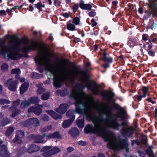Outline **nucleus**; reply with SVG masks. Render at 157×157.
I'll use <instances>...</instances> for the list:
<instances>
[{"instance_id":"obj_43","label":"nucleus","mask_w":157,"mask_h":157,"mask_svg":"<svg viewBox=\"0 0 157 157\" xmlns=\"http://www.w3.org/2000/svg\"><path fill=\"white\" fill-rule=\"evenodd\" d=\"M6 15V13L5 11L4 10H0V15Z\"/></svg>"},{"instance_id":"obj_57","label":"nucleus","mask_w":157,"mask_h":157,"mask_svg":"<svg viewBox=\"0 0 157 157\" xmlns=\"http://www.w3.org/2000/svg\"><path fill=\"white\" fill-rule=\"evenodd\" d=\"M63 16L67 18H68L69 17V15L67 13H65L63 14Z\"/></svg>"},{"instance_id":"obj_30","label":"nucleus","mask_w":157,"mask_h":157,"mask_svg":"<svg viewBox=\"0 0 157 157\" xmlns=\"http://www.w3.org/2000/svg\"><path fill=\"white\" fill-rule=\"evenodd\" d=\"M143 95H142L143 97H145L147 94L148 89L147 87L144 86L142 88Z\"/></svg>"},{"instance_id":"obj_38","label":"nucleus","mask_w":157,"mask_h":157,"mask_svg":"<svg viewBox=\"0 0 157 157\" xmlns=\"http://www.w3.org/2000/svg\"><path fill=\"white\" fill-rule=\"evenodd\" d=\"M147 51L149 55L151 56H154L155 55V52L153 51L152 50H148Z\"/></svg>"},{"instance_id":"obj_16","label":"nucleus","mask_w":157,"mask_h":157,"mask_svg":"<svg viewBox=\"0 0 157 157\" xmlns=\"http://www.w3.org/2000/svg\"><path fill=\"white\" fill-rule=\"evenodd\" d=\"M29 86V83L27 82H25L22 84L20 87V92L21 94H23L26 91Z\"/></svg>"},{"instance_id":"obj_56","label":"nucleus","mask_w":157,"mask_h":157,"mask_svg":"<svg viewBox=\"0 0 157 157\" xmlns=\"http://www.w3.org/2000/svg\"><path fill=\"white\" fill-rule=\"evenodd\" d=\"M98 157H105V156L103 154H99L98 155Z\"/></svg>"},{"instance_id":"obj_14","label":"nucleus","mask_w":157,"mask_h":157,"mask_svg":"<svg viewBox=\"0 0 157 157\" xmlns=\"http://www.w3.org/2000/svg\"><path fill=\"white\" fill-rule=\"evenodd\" d=\"M26 122L27 124L25 125V126H27L28 124L29 125L30 124H32L36 126H37L39 125V121L36 118L30 119L28 120Z\"/></svg>"},{"instance_id":"obj_20","label":"nucleus","mask_w":157,"mask_h":157,"mask_svg":"<svg viewBox=\"0 0 157 157\" xmlns=\"http://www.w3.org/2000/svg\"><path fill=\"white\" fill-rule=\"evenodd\" d=\"M80 7L84 10H90L92 8V6L89 4H85L83 3L82 2L80 4Z\"/></svg>"},{"instance_id":"obj_63","label":"nucleus","mask_w":157,"mask_h":157,"mask_svg":"<svg viewBox=\"0 0 157 157\" xmlns=\"http://www.w3.org/2000/svg\"><path fill=\"white\" fill-rule=\"evenodd\" d=\"M49 39L51 41H52L53 40V37L51 36H50L49 37Z\"/></svg>"},{"instance_id":"obj_17","label":"nucleus","mask_w":157,"mask_h":157,"mask_svg":"<svg viewBox=\"0 0 157 157\" xmlns=\"http://www.w3.org/2000/svg\"><path fill=\"white\" fill-rule=\"evenodd\" d=\"M74 120V117L72 119H69L68 120H64L62 124L63 127L64 128H66L69 127L72 124Z\"/></svg>"},{"instance_id":"obj_33","label":"nucleus","mask_w":157,"mask_h":157,"mask_svg":"<svg viewBox=\"0 0 157 157\" xmlns=\"http://www.w3.org/2000/svg\"><path fill=\"white\" fill-rule=\"evenodd\" d=\"M146 153L148 155L151 156V157H155L154 154H153L152 151L151 150H147L146 151Z\"/></svg>"},{"instance_id":"obj_49","label":"nucleus","mask_w":157,"mask_h":157,"mask_svg":"<svg viewBox=\"0 0 157 157\" xmlns=\"http://www.w3.org/2000/svg\"><path fill=\"white\" fill-rule=\"evenodd\" d=\"M148 100L149 102H151L152 104H154L155 103V102L154 101L152 100L150 98H148Z\"/></svg>"},{"instance_id":"obj_40","label":"nucleus","mask_w":157,"mask_h":157,"mask_svg":"<svg viewBox=\"0 0 157 157\" xmlns=\"http://www.w3.org/2000/svg\"><path fill=\"white\" fill-rule=\"evenodd\" d=\"M36 8L38 9H40L42 7V5L40 3H38L37 4H35Z\"/></svg>"},{"instance_id":"obj_13","label":"nucleus","mask_w":157,"mask_h":157,"mask_svg":"<svg viewBox=\"0 0 157 157\" xmlns=\"http://www.w3.org/2000/svg\"><path fill=\"white\" fill-rule=\"evenodd\" d=\"M24 135V133L22 131L19 130L17 131L14 142L20 144L21 142V139L23 137Z\"/></svg>"},{"instance_id":"obj_1","label":"nucleus","mask_w":157,"mask_h":157,"mask_svg":"<svg viewBox=\"0 0 157 157\" xmlns=\"http://www.w3.org/2000/svg\"><path fill=\"white\" fill-rule=\"evenodd\" d=\"M75 100L76 109L74 112L85 116L86 119L92 121L94 126L87 125L84 131L86 133H94L101 136L106 141L108 142V147L114 150L125 149L128 152V144L126 140L117 141L115 136L109 132L108 128L119 130L124 135L129 136L133 133L134 128L127 126L125 121L119 123L113 118L111 111V107L108 103L99 105L95 103L93 97L86 94L79 89L74 88L70 97Z\"/></svg>"},{"instance_id":"obj_36","label":"nucleus","mask_w":157,"mask_h":157,"mask_svg":"<svg viewBox=\"0 0 157 157\" xmlns=\"http://www.w3.org/2000/svg\"><path fill=\"white\" fill-rule=\"evenodd\" d=\"M78 8V4H75L72 7L73 12L75 13Z\"/></svg>"},{"instance_id":"obj_15","label":"nucleus","mask_w":157,"mask_h":157,"mask_svg":"<svg viewBox=\"0 0 157 157\" xmlns=\"http://www.w3.org/2000/svg\"><path fill=\"white\" fill-rule=\"evenodd\" d=\"M46 112L55 119H60L62 116L61 115L58 114L54 111L52 110H48Z\"/></svg>"},{"instance_id":"obj_22","label":"nucleus","mask_w":157,"mask_h":157,"mask_svg":"<svg viewBox=\"0 0 157 157\" xmlns=\"http://www.w3.org/2000/svg\"><path fill=\"white\" fill-rule=\"evenodd\" d=\"M79 118L77 120L76 124L78 127L80 128H82L84 127V119L83 118L80 119Z\"/></svg>"},{"instance_id":"obj_41","label":"nucleus","mask_w":157,"mask_h":157,"mask_svg":"<svg viewBox=\"0 0 157 157\" xmlns=\"http://www.w3.org/2000/svg\"><path fill=\"white\" fill-rule=\"evenodd\" d=\"M78 144L82 146H84L86 145V143L82 141H80L78 142Z\"/></svg>"},{"instance_id":"obj_44","label":"nucleus","mask_w":157,"mask_h":157,"mask_svg":"<svg viewBox=\"0 0 157 157\" xmlns=\"http://www.w3.org/2000/svg\"><path fill=\"white\" fill-rule=\"evenodd\" d=\"M91 22L92 23V27H94L95 25H96L97 23L93 19H92L91 20Z\"/></svg>"},{"instance_id":"obj_62","label":"nucleus","mask_w":157,"mask_h":157,"mask_svg":"<svg viewBox=\"0 0 157 157\" xmlns=\"http://www.w3.org/2000/svg\"><path fill=\"white\" fill-rule=\"evenodd\" d=\"M71 2V0H66V2L67 4H69Z\"/></svg>"},{"instance_id":"obj_35","label":"nucleus","mask_w":157,"mask_h":157,"mask_svg":"<svg viewBox=\"0 0 157 157\" xmlns=\"http://www.w3.org/2000/svg\"><path fill=\"white\" fill-rule=\"evenodd\" d=\"M12 73L15 74H20L21 73V71L18 69H14L12 70Z\"/></svg>"},{"instance_id":"obj_34","label":"nucleus","mask_w":157,"mask_h":157,"mask_svg":"<svg viewBox=\"0 0 157 157\" xmlns=\"http://www.w3.org/2000/svg\"><path fill=\"white\" fill-rule=\"evenodd\" d=\"M80 22V19L78 17H75L74 18L73 20V22L74 23L75 25H78Z\"/></svg>"},{"instance_id":"obj_46","label":"nucleus","mask_w":157,"mask_h":157,"mask_svg":"<svg viewBox=\"0 0 157 157\" xmlns=\"http://www.w3.org/2000/svg\"><path fill=\"white\" fill-rule=\"evenodd\" d=\"M96 13L94 12L91 11L89 13V15L90 17H93L95 15Z\"/></svg>"},{"instance_id":"obj_9","label":"nucleus","mask_w":157,"mask_h":157,"mask_svg":"<svg viewBox=\"0 0 157 157\" xmlns=\"http://www.w3.org/2000/svg\"><path fill=\"white\" fill-rule=\"evenodd\" d=\"M149 6L151 10V13L153 15L157 16V4L156 3V0H152L150 2Z\"/></svg>"},{"instance_id":"obj_60","label":"nucleus","mask_w":157,"mask_h":157,"mask_svg":"<svg viewBox=\"0 0 157 157\" xmlns=\"http://www.w3.org/2000/svg\"><path fill=\"white\" fill-rule=\"evenodd\" d=\"M90 65V63L89 62L87 63L86 64V67H88Z\"/></svg>"},{"instance_id":"obj_26","label":"nucleus","mask_w":157,"mask_h":157,"mask_svg":"<svg viewBox=\"0 0 157 157\" xmlns=\"http://www.w3.org/2000/svg\"><path fill=\"white\" fill-rule=\"evenodd\" d=\"M10 101L6 99H0V104L4 105L5 104H9Z\"/></svg>"},{"instance_id":"obj_11","label":"nucleus","mask_w":157,"mask_h":157,"mask_svg":"<svg viewBox=\"0 0 157 157\" xmlns=\"http://www.w3.org/2000/svg\"><path fill=\"white\" fill-rule=\"evenodd\" d=\"M42 106L40 105H38L36 108L31 107L28 110L29 113L34 112L37 115H39L41 113Z\"/></svg>"},{"instance_id":"obj_10","label":"nucleus","mask_w":157,"mask_h":157,"mask_svg":"<svg viewBox=\"0 0 157 157\" xmlns=\"http://www.w3.org/2000/svg\"><path fill=\"white\" fill-rule=\"evenodd\" d=\"M69 107L68 104H61L58 108H56L55 110L57 112L63 114L67 110Z\"/></svg>"},{"instance_id":"obj_58","label":"nucleus","mask_w":157,"mask_h":157,"mask_svg":"<svg viewBox=\"0 0 157 157\" xmlns=\"http://www.w3.org/2000/svg\"><path fill=\"white\" fill-rule=\"evenodd\" d=\"M111 157H118V156L116 155V153H114L112 155Z\"/></svg>"},{"instance_id":"obj_55","label":"nucleus","mask_w":157,"mask_h":157,"mask_svg":"<svg viewBox=\"0 0 157 157\" xmlns=\"http://www.w3.org/2000/svg\"><path fill=\"white\" fill-rule=\"evenodd\" d=\"M25 78H22L20 79V81L21 82H23L25 81Z\"/></svg>"},{"instance_id":"obj_23","label":"nucleus","mask_w":157,"mask_h":157,"mask_svg":"<svg viewBox=\"0 0 157 157\" xmlns=\"http://www.w3.org/2000/svg\"><path fill=\"white\" fill-rule=\"evenodd\" d=\"M14 129L13 127H10L8 128L6 133V136H9L11 135L13 132Z\"/></svg>"},{"instance_id":"obj_61","label":"nucleus","mask_w":157,"mask_h":157,"mask_svg":"<svg viewBox=\"0 0 157 157\" xmlns=\"http://www.w3.org/2000/svg\"><path fill=\"white\" fill-rule=\"evenodd\" d=\"M103 66L105 68H106L109 67V65L108 64H105L103 65Z\"/></svg>"},{"instance_id":"obj_27","label":"nucleus","mask_w":157,"mask_h":157,"mask_svg":"<svg viewBox=\"0 0 157 157\" xmlns=\"http://www.w3.org/2000/svg\"><path fill=\"white\" fill-rule=\"evenodd\" d=\"M50 93L47 92L43 94L41 97V99L43 100H46L48 99L50 97Z\"/></svg>"},{"instance_id":"obj_32","label":"nucleus","mask_w":157,"mask_h":157,"mask_svg":"<svg viewBox=\"0 0 157 157\" xmlns=\"http://www.w3.org/2000/svg\"><path fill=\"white\" fill-rule=\"evenodd\" d=\"M66 116L68 117H71V119H72L74 117V119L75 118V116L72 115V111L71 110H69L67 113Z\"/></svg>"},{"instance_id":"obj_47","label":"nucleus","mask_w":157,"mask_h":157,"mask_svg":"<svg viewBox=\"0 0 157 157\" xmlns=\"http://www.w3.org/2000/svg\"><path fill=\"white\" fill-rule=\"evenodd\" d=\"M156 27V24L155 23H154L151 26L152 29H155Z\"/></svg>"},{"instance_id":"obj_25","label":"nucleus","mask_w":157,"mask_h":157,"mask_svg":"<svg viewBox=\"0 0 157 157\" xmlns=\"http://www.w3.org/2000/svg\"><path fill=\"white\" fill-rule=\"evenodd\" d=\"M67 28L69 30L73 31L75 30V25L71 23H68L67 25Z\"/></svg>"},{"instance_id":"obj_28","label":"nucleus","mask_w":157,"mask_h":157,"mask_svg":"<svg viewBox=\"0 0 157 157\" xmlns=\"http://www.w3.org/2000/svg\"><path fill=\"white\" fill-rule=\"evenodd\" d=\"M103 55L105 57L103 60L104 61H107L109 63H111L112 62L113 60L111 58H107L106 57V53L105 52H104L103 53Z\"/></svg>"},{"instance_id":"obj_2","label":"nucleus","mask_w":157,"mask_h":157,"mask_svg":"<svg viewBox=\"0 0 157 157\" xmlns=\"http://www.w3.org/2000/svg\"><path fill=\"white\" fill-rule=\"evenodd\" d=\"M44 60V62L42 63L45 65L47 75H54V84L56 87H60L63 81L67 80L72 81L75 78L79 76L81 80L86 82L85 87L89 89H91L94 94H97L101 93V95L106 100L110 101L112 100L114 96V93L110 91L105 90L101 92L100 90L101 87L89 81V76L85 71L73 69H70L66 73H65L63 71V67L60 64H54L51 63L48 64L49 59L45 58Z\"/></svg>"},{"instance_id":"obj_3","label":"nucleus","mask_w":157,"mask_h":157,"mask_svg":"<svg viewBox=\"0 0 157 157\" xmlns=\"http://www.w3.org/2000/svg\"><path fill=\"white\" fill-rule=\"evenodd\" d=\"M6 42L5 39H0V50L5 58L16 60L22 56L18 53L19 51L25 52L38 48V55L35 58L36 63L39 66H44L45 68V65L42 63L44 62L45 58H47L49 59L48 64H51L50 57L52 56V53L46 47L41 46L37 41L32 42L29 46L26 45L28 42L26 38L17 40L11 38L9 41L8 46L5 45Z\"/></svg>"},{"instance_id":"obj_4","label":"nucleus","mask_w":157,"mask_h":157,"mask_svg":"<svg viewBox=\"0 0 157 157\" xmlns=\"http://www.w3.org/2000/svg\"><path fill=\"white\" fill-rule=\"evenodd\" d=\"M32 137L33 138L36 143H42L44 142V140H43L45 138L46 139L51 138H59L60 137V135L59 133L58 132H56L53 134L49 135L48 136H47L45 134H43V136L37 135L36 136H34V135H31Z\"/></svg>"},{"instance_id":"obj_18","label":"nucleus","mask_w":157,"mask_h":157,"mask_svg":"<svg viewBox=\"0 0 157 157\" xmlns=\"http://www.w3.org/2000/svg\"><path fill=\"white\" fill-rule=\"evenodd\" d=\"M40 147L35 144H32L28 149V152L29 153H32L39 150Z\"/></svg>"},{"instance_id":"obj_29","label":"nucleus","mask_w":157,"mask_h":157,"mask_svg":"<svg viewBox=\"0 0 157 157\" xmlns=\"http://www.w3.org/2000/svg\"><path fill=\"white\" fill-rule=\"evenodd\" d=\"M8 67L7 64L6 63H4L1 66V70L3 72L6 71L8 70Z\"/></svg>"},{"instance_id":"obj_53","label":"nucleus","mask_w":157,"mask_h":157,"mask_svg":"<svg viewBox=\"0 0 157 157\" xmlns=\"http://www.w3.org/2000/svg\"><path fill=\"white\" fill-rule=\"evenodd\" d=\"M33 10V8L32 6L30 5L29 10L31 11H32Z\"/></svg>"},{"instance_id":"obj_12","label":"nucleus","mask_w":157,"mask_h":157,"mask_svg":"<svg viewBox=\"0 0 157 157\" xmlns=\"http://www.w3.org/2000/svg\"><path fill=\"white\" fill-rule=\"evenodd\" d=\"M10 153L7 150L5 145L0 146V155L2 157H9Z\"/></svg>"},{"instance_id":"obj_37","label":"nucleus","mask_w":157,"mask_h":157,"mask_svg":"<svg viewBox=\"0 0 157 157\" xmlns=\"http://www.w3.org/2000/svg\"><path fill=\"white\" fill-rule=\"evenodd\" d=\"M54 4L56 6H59L60 5L61 2L59 1L56 0H54Z\"/></svg>"},{"instance_id":"obj_7","label":"nucleus","mask_w":157,"mask_h":157,"mask_svg":"<svg viewBox=\"0 0 157 157\" xmlns=\"http://www.w3.org/2000/svg\"><path fill=\"white\" fill-rule=\"evenodd\" d=\"M40 101V99L37 97H33L29 98L28 101H25L21 103V107L22 109H24L31 104L38 103Z\"/></svg>"},{"instance_id":"obj_52","label":"nucleus","mask_w":157,"mask_h":157,"mask_svg":"<svg viewBox=\"0 0 157 157\" xmlns=\"http://www.w3.org/2000/svg\"><path fill=\"white\" fill-rule=\"evenodd\" d=\"M154 117H157V108L155 109V114Z\"/></svg>"},{"instance_id":"obj_51","label":"nucleus","mask_w":157,"mask_h":157,"mask_svg":"<svg viewBox=\"0 0 157 157\" xmlns=\"http://www.w3.org/2000/svg\"><path fill=\"white\" fill-rule=\"evenodd\" d=\"M138 11L141 14L142 13H143V9L142 8H140L139 9V10H138Z\"/></svg>"},{"instance_id":"obj_5","label":"nucleus","mask_w":157,"mask_h":157,"mask_svg":"<svg viewBox=\"0 0 157 157\" xmlns=\"http://www.w3.org/2000/svg\"><path fill=\"white\" fill-rule=\"evenodd\" d=\"M43 151L42 154L43 156L44 157H48L52 155L59 152L60 150L56 147H52L51 146L44 147L42 150Z\"/></svg>"},{"instance_id":"obj_39","label":"nucleus","mask_w":157,"mask_h":157,"mask_svg":"<svg viewBox=\"0 0 157 157\" xmlns=\"http://www.w3.org/2000/svg\"><path fill=\"white\" fill-rule=\"evenodd\" d=\"M44 90V89L42 88H40L37 90V93L38 94H40L42 93Z\"/></svg>"},{"instance_id":"obj_21","label":"nucleus","mask_w":157,"mask_h":157,"mask_svg":"<svg viewBox=\"0 0 157 157\" xmlns=\"http://www.w3.org/2000/svg\"><path fill=\"white\" fill-rule=\"evenodd\" d=\"M126 113L125 111L123 109H121L119 112L116 114V117H117L121 118H125L126 117Z\"/></svg>"},{"instance_id":"obj_54","label":"nucleus","mask_w":157,"mask_h":157,"mask_svg":"<svg viewBox=\"0 0 157 157\" xmlns=\"http://www.w3.org/2000/svg\"><path fill=\"white\" fill-rule=\"evenodd\" d=\"M3 88L1 85H0V94H2V92Z\"/></svg>"},{"instance_id":"obj_6","label":"nucleus","mask_w":157,"mask_h":157,"mask_svg":"<svg viewBox=\"0 0 157 157\" xmlns=\"http://www.w3.org/2000/svg\"><path fill=\"white\" fill-rule=\"evenodd\" d=\"M17 85L18 81L13 80V78L9 79L4 83L5 86L12 91H15L16 90Z\"/></svg>"},{"instance_id":"obj_42","label":"nucleus","mask_w":157,"mask_h":157,"mask_svg":"<svg viewBox=\"0 0 157 157\" xmlns=\"http://www.w3.org/2000/svg\"><path fill=\"white\" fill-rule=\"evenodd\" d=\"M42 119L44 121H47L48 120V117L47 115H44L42 117Z\"/></svg>"},{"instance_id":"obj_64","label":"nucleus","mask_w":157,"mask_h":157,"mask_svg":"<svg viewBox=\"0 0 157 157\" xmlns=\"http://www.w3.org/2000/svg\"><path fill=\"white\" fill-rule=\"evenodd\" d=\"M94 49L95 50H97L98 48V46L97 45H95L94 46Z\"/></svg>"},{"instance_id":"obj_19","label":"nucleus","mask_w":157,"mask_h":157,"mask_svg":"<svg viewBox=\"0 0 157 157\" xmlns=\"http://www.w3.org/2000/svg\"><path fill=\"white\" fill-rule=\"evenodd\" d=\"M69 133L73 137H75L79 135V132L78 128H74L70 130Z\"/></svg>"},{"instance_id":"obj_24","label":"nucleus","mask_w":157,"mask_h":157,"mask_svg":"<svg viewBox=\"0 0 157 157\" xmlns=\"http://www.w3.org/2000/svg\"><path fill=\"white\" fill-rule=\"evenodd\" d=\"M10 120L7 118H6L3 120V121L0 122L1 126H5L6 124L11 123Z\"/></svg>"},{"instance_id":"obj_31","label":"nucleus","mask_w":157,"mask_h":157,"mask_svg":"<svg viewBox=\"0 0 157 157\" xmlns=\"http://www.w3.org/2000/svg\"><path fill=\"white\" fill-rule=\"evenodd\" d=\"M52 128V126L51 125H50L48 126L47 127H45L44 128H43L42 130V132H48L51 130Z\"/></svg>"},{"instance_id":"obj_45","label":"nucleus","mask_w":157,"mask_h":157,"mask_svg":"<svg viewBox=\"0 0 157 157\" xmlns=\"http://www.w3.org/2000/svg\"><path fill=\"white\" fill-rule=\"evenodd\" d=\"M74 150V148L71 147H69L67 148V151L69 152H71Z\"/></svg>"},{"instance_id":"obj_50","label":"nucleus","mask_w":157,"mask_h":157,"mask_svg":"<svg viewBox=\"0 0 157 157\" xmlns=\"http://www.w3.org/2000/svg\"><path fill=\"white\" fill-rule=\"evenodd\" d=\"M143 98L142 96H138L137 97V99L138 101H140L141 100L142 98Z\"/></svg>"},{"instance_id":"obj_8","label":"nucleus","mask_w":157,"mask_h":157,"mask_svg":"<svg viewBox=\"0 0 157 157\" xmlns=\"http://www.w3.org/2000/svg\"><path fill=\"white\" fill-rule=\"evenodd\" d=\"M20 102L19 100L14 101L13 102V106L8 109L9 111H13L12 114L11 115V117H15L18 113L19 111L16 109V108L19 104Z\"/></svg>"},{"instance_id":"obj_59","label":"nucleus","mask_w":157,"mask_h":157,"mask_svg":"<svg viewBox=\"0 0 157 157\" xmlns=\"http://www.w3.org/2000/svg\"><path fill=\"white\" fill-rule=\"evenodd\" d=\"M19 74H17L15 76V78L17 79H18L20 78V76L19 75Z\"/></svg>"},{"instance_id":"obj_48","label":"nucleus","mask_w":157,"mask_h":157,"mask_svg":"<svg viewBox=\"0 0 157 157\" xmlns=\"http://www.w3.org/2000/svg\"><path fill=\"white\" fill-rule=\"evenodd\" d=\"M146 35H144L143 36V40L145 41H146L147 40V38Z\"/></svg>"}]
</instances>
